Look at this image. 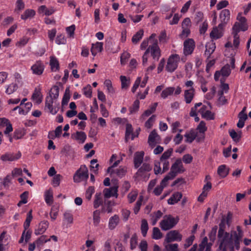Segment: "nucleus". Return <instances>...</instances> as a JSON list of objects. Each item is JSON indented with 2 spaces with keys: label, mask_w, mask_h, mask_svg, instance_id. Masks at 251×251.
Masks as SVG:
<instances>
[{
  "label": "nucleus",
  "mask_w": 251,
  "mask_h": 251,
  "mask_svg": "<svg viewBox=\"0 0 251 251\" xmlns=\"http://www.w3.org/2000/svg\"><path fill=\"white\" fill-rule=\"evenodd\" d=\"M126 173V167H122L120 166L119 168L117 169L116 170H114V174H116V175L120 177H122L125 175Z\"/></svg>",
  "instance_id": "603ef678"
},
{
  "label": "nucleus",
  "mask_w": 251,
  "mask_h": 251,
  "mask_svg": "<svg viewBox=\"0 0 251 251\" xmlns=\"http://www.w3.org/2000/svg\"><path fill=\"white\" fill-rule=\"evenodd\" d=\"M103 49V44L101 42H97L93 44L91 51L93 55L95 56L98 53L100 52Z\"/></svg>",
  "instance_id": "393cba45"
},
{
  "label": "nucleus",
  "mask_w": 251,
  "mask_h": 251,
  "mask_svg": "<svg viewBox=\"0 0 251 251\" xmlns=\"http://www.w3.org/2000/svg\"><path fill=\"white\" fill-rule=\"evenodd\" d=\"M229 134L234 141L238 142L241 138L240 134L237 133L234 129L229 130Z\"/></svg>",
  "instance_id": "4d7b16f0"
},
{
  "label": "nucleus",
  "mask_w": 251,
  "mask_h": 251,
  "mask_svg": "<svg viewBox=\"0 0 251 251\" xmlns=\"http://www.w3.org/2000/svg\"><path fill=\"white\" fill-rule=\"evenodd\" d=\"M139 104L140 101L139 100H136L134 101L132 106L129 108V111L130 114L135 113L138 111L139 108Z\"/></svg>",
  "instance_id": "13d9d810"
},
{
  "label": "nucleus",
  "mask_w": 251,
  "mask_h": 251,
  "mask_svg": "<svg viewBox=\"0 0 251 251\" xmlns=\"http://www.w3.org/2000/svg\"><path fill=\"white\" fill-rule=\"evenodd\" d=\"M182 235L176 230L169 231L166 235L165 241L168 243L174 241H180L182 240Z\"/></svg>",
  "instance_id": "f8f14e48"
},
{
  "label": "nucleus",
  "mask_w": 251,
  "mask_h": 251,
  "mask_svg": "<svg viewBox=\"0 0 251 251\" xmlns=\"http://www.w3.org/2000/svg\"><path fill=\"white\" fill-rule=\"evenodd\" d=\"M135 136L133 133V128L131 124H127L126 125V130L125 134V139L127 141L130 138L133 140Z\"/></svg>",
  "instance_id": "bb28decb"
},
{
  "label": "nucleus",
  "mask_w": 251,
  "mask_h": 251,
  "mask_svg": "<svg viewBox=\"0 0 251 251\" xmlns=\"http://www.w3.org/2000/svg\"><path fill=\"white\" fill-rule=\"evenodd\" d=\"M152 166L151 162H144L141 165L135 174V177L137 179H142L147 181L150 177L149 173L152 170Z\"/></svg>",
  "instance_id": "20e7f679"
},
{
  "label": "nucleus",
  "mask_w": 251,
  "mask_h": 251,
  "mask_svg": "<svg viewBox=\"0 0 251 251\" xmlns=\"http://www.w3.org/2000/svg\"><path fill=\"white\" fill-rule=\"evenodd\" d=\"M218 175L222 178L226 177L228 173V170L226 168L225 165H222L219 166L217 170Z\"/></svg>",
  "instance_id": "2f4dec72"
},
{
  "label": "nucleus",
  "mask_w": 251,
  "mask_h": 251,
  "mask_svg": "<svg viewBox=\"0 0 251 251\" xmlns=\"http://www.w3.org/2000/svg\"><path fill=\"white\" fill-rule=\"evenodd\" d=\"M205 54L209 58L216 49L215 43H214L213 41L207 43L205 45Z\"/></svg>",
  "instance_id": "b1692460"
},
{
  "label": "nucleus",
  "mask_w": 251,
  "mask_h": 251,
  "mask_svg": "<svg viewBox=\"0 0 251 251\" xmlns=\"http://www.w3.org/2000/svg\"><path fill=\"white\" fill-rule=\"evenodd\" d=\"M184 86L185 87L183 94L184 100L186 104H189L193 101L195 96L194 82L191 80H186L184 82Z\"/></svg>",
  "instance_id": "7ed1b4c3"
},
{
  "label": "nucleus",
  "mask_w": 251,
  "mask_h": 251,
  "mask_svg": "<svg viewBox=\"0 0 251 251\" xmlns=\"http://www.w3.org/2000/svg\"><path fill=\"white\" fill-rule=\"evenodd\" d=\"M32 218L33 217L32 215V210H31L27 213L25 221L24 224V226L25 230H27L29 228L30 222Z\"/></svg>",
  "instance_id": "a18cd8bd"
},
{
  "label": "nucleus",
  "mask_w": 251,
  "mask_h": 251,
  "mask_svg": "<svg viewBox=\"0 0 251 251\" xmlns=\"http://www.w3.org/2000/svg\"><path fill=\"white\" fill-rule=\"evenodd\" d=\"M195 48V43L193 39H186L183 43V54L185 56L191 54Z\"/></svg>",
  "instance_id": "9b49d317"
},
{
  "label": "nucleus",
  "mask_w": 251,
  "mask_h": 251,
  "mask_svg": "<svg viewBox=\"0 0 251 251\" xmlns=\"http://www.w3.org/2000/svg\"><path fill=\"white\" fill-rule=\"evenodd\" d=\"M72 137L79 143L83 144L86 140V134L83 131H76L75 134L72 135Z\"/></svg>",
  "instance_id": "5701e85b"
},
{
  "label": "nucleus",
  "mask_w": 251,
  "mask_h": 251,
  "mask_svg": "<svg viewBox=\"0 0 251 251\" xmlns=\"http://www.w3.org/2000/svg\"><path fill=\"white\" fill-rule=\"evenodd\" d=\"M95 192V188L94 187L90 186L88 189L86 190L85 194V197L88 200H90L92 195Z\"/></svg>",
  "instance_id": "338daca9"
},
{
  "label": "nucleus",
  "mask_w": 251,
  "mask_h": 251,
  "mask_svg": "<svg viewBox=\"0 0 251 251\" xmlns=\"http://www.w3.org/2000/svg\"><path fill=\"white\" fill-rule=\"evenodd\" d=\"M223 24H220L218 27H215L210 33V36L212 39H218L223 36Z\"/></svg>",
  "instance_id": "a211bd4d"
},
{
  "label": "nucleus",
  "mask_w": 251,
  "mask_h": 251,
  "mask_svg": "<svg viewBox=\"0 0 251 251\" xmlns=\"http://www.w3.org/2000/svg\"><path fill=\"white\" fill-rule=\"evenodd\" d=\"M182 28H190L191 27V22L189 18H185L181 23Z\"/></svg>",
  "instance_id": "69168bd1"
},
{
  "label": "nucleus",
  "mask_w": 251,
  "mask_h": 251,
  "mask_svg": "<svg viewBox=\"0 0 251 251\" xmlns=\"http://www.w3.org/2000/svg\"><path fill=\"white\" fill-rule=\"evenodd\" d=\"M83 94L87 98L92 97V87L90 85H87L83 88Z\"/></svg>",
  "instance_id": "052dcab7"
},
{
  "label": "nucleus",
  "mask_w": 251,
  "mask_h": 251,
  "mask_svg": "<svg viewBox=\"0 0 251 251\" xmlns=\"http://www.w3.org/2000/svg\"><path fill=\"white\" fill-rule=\"evenodd\" d=\"M50 65L52 71L55 72L59 68V64L57 59L53 56L50 57Z\"/></svg>",
  "instance_id": "7c9ffc66"
},
{
  "label": "nucleus",
  "mask_w": 251,
  "mask_h": 251,
  "mask_svg": "<svg viewBox=\"0 0 251 251\" xmlns=\"http://www.w3.org/2000/svg\"><path fill=\"white\" fill-rule=\"evenodd\" d=\"M102 203V199L101 197L100 193H96L95 195V199L94 202V207L97 208Z\"/></svg>",
  "instance_id": "8fccbe9b"
},
{
  "label": "nucleus",
  "mask_w": 251,
  "mask_h": 251,
  "mask_svg": "<svg viewBox=\"0 0 251 251\" xmlns=\"http://www.w3.org/2000/svg\"><path fill=\"white\" fill-rule=\"evenodd\" d=\"M203 118L206 119L207 120H211L214 119V115L209 110L204 112L201 115Z\"/></svg>",
  "instance_id": "0e129e2a"
},
{
  "label": "nucleus",
  "mask_w": 251,
  "mask_h": 251,
  "mask_svg": "<svg viewBox=\"0 0 251 251\" xmlns=\"http://www.w3.org/2000/svg\"><path fill=\"white\" fill-rule=\"evenodd\" d=\"M93 219L94 226H98L100 220V211L97 210L94 211Z\"/></svg>",
  "instance_id": "3c124183"
},
{
  "label": "nucleus",
  "mask_w": 251,
  "mask_h": 251,
  "mask_svg": "<svg viewBox=\"0 0 251 251\" xmlns=\"http://www.w3.org/2000/svg\"><path fill=\"white\" fill-rule=\"evenodd\" d=\"M180 61V57L177 54L170 55L168 59L166 70L169 72H174L177 68Z\"/></svg>",
  "instance_id": "1a4fd4ad"
},
{
  "label": "nucleus",
  "mask_w": 251,
  "mask_h": 251,
  "mask_svg": "<svg viewBox=\"0 0 251 251\" xmlns=\"http://www.w3.org/2000/svg\"><path fill=\"white\" fill-rule=\"evenodd\" d=\"M28 196V192L25 191L20 195L21 201L18 203L17 205L20 207L23 204L27 202V198Z\"/></svg>",
  "instance_id": "49530a36"
},
{
  "label": "nucleus",
  "mask_w": 251,
  "mask_h": 251,
  "mask_svg": "<svg viewBox=\"0 0 251 251\" xmlns=\"http://www.w3.org/2000/svg\"><path fill=\"white\" fill-rule=\"evenodd\" d=\"M230 15V11L227 9H225L220 12V19L221 22V24H223V26L229 21Z\"/></svg>",
  "instance_id": "412c9836"
},
{
  "label": "nucleus",
  "mask_w": 251,
  "mask_h": 251,
  "mask_svg": "<svg viewBox=\"0 0 251 251\" xmlns=\"http://www.w3.org/2000/svg\"><path fill=\"white\" fill-rule=\"evenodd\" d=\"M236 25V29L238 30V33H239L240 30L243 31H246L248 28V26L247 23H239L236 22L235 23L232 27H234Z\"/></svg>",
  "instance_id": "c03bdc74"
},
{
  "label": "nucleus",
  "mask_w": 251,
  "mask_h": 251,
  "mask_svg": "<svg viewBox=\"0 0 251 251\" xmlns=\"http://www.w3.org/2000/svg\"><path fill=\"white\" fill-rule=\"evenodd\" d=\"M242 237L238 236L236 234V231H234L233 235L230 237V242L229 248L232 250L235 249L237 250L240 249V243L242 239Z\"/></svg>",
  "instance_id": "4468645a"
},
{
  "label": "nucleus",
  "mask_w": 251,
  "mask_h": 251,
  "mask_svg": "<svg viewBox=\"0 0 251 251\" xmlns=\"http://www.w3.org/2000/svg\"><path fill=\"white\" fill-rule=\"evenodd\" d=\"M138 192L137 190H132L127 196V200L129 203L133 202L138 196Z\"/></svg>",
  "instance_id": "58836bf2"
},
{
  "label": "nucleus",
  "mask_w": 251,
  "mask_h": 251,
  "mask_svg": "<svg viewBox=\"0 0 251 251\" xmlns=\"http://www.w3.org/2000/svg\"><path fill=\"white\" fill-rule=\"evenodd\" d=\"M173 152L172 149H169L165 151L160 157V161L168 160V159L171 156Z\"/></svg>",
  "instance_id": "680f3d73"
},
{
  "label": "nucleus",
  "mask_w": 251,
  "mask_h": 251,
  "mask_svg": "<svg viewBox=\"0 0 251 251\" xmlns=\"http://www.w3.org/2000/svg\"><path fill=\"white\" fill-rule=\"evenodd\" d=\"M118 187L113 186L110 188H105L103 190V194L104 197L106 198H109L110 197L113 196L118 197Z\"/></svg>",
  "instance_id": "aec40b11"
},
{
  "label": "nucleus",
  "mask_w": 251,
  "mask_h": 251,
  "mask_svg": "<svg viewBox=\"0 0 251 251\" xmlns=\"http://www.w3.org/2000/svg\"><path fill=\"white\" fill-rule=\"evenodd\" d=\"M238 30L236 29V25L232 27V34L233 35V45L235 48H237L240 44L239 37L238 35Z\"/></svg>",
  "instance_id": "a19ab883"
},
{
  "label": "nucleus",
  "mask_w": 251,
  "mask_h": 251,
  "mask_svg": "<svg viewBox=\"0 0 251 251\" xmlns=\"http://www.w3.org/2000/svg\"><path fill=\"white\" fill-rule=\"evenodd\" d=\"M64 220L68 224H72L73 223V216L69 212H66L63 215Z\"/></svg>",
  "instance_id": "6e6d98bb"
},
{
  "label": "nucleus",
  "mask_w": 251,
  "mask_h": 251,
  "mask_svg": "<svg viewBox=\"0 0 251 251\" xmlns=\"http://www.w3.org/2000/svg\"><path fill=\"white\" fill-rule=\"evenodd\" d=\"M155 115H152L145 123V127L147 128H151L155 120Z\"/></svg>",
  "instance_id": "e2e57ef3"
},
{
  "label": "nucleus",
  "mask_w": 251,
  "mask_h": 251,
  "mask_svg": "<svg viewBox=\"0 0 251 251\" xmlns=\"http://www.w3.org/2000/svg\"><path fill=\"white\" fill-rule=\"evenodd\" d=\"M182 89L180 86H177L176 87L173 86L167 87L161 92L160 97L163 99H166L170 96H177L181 94Z\"/></svg>",
  "instance_id": "0eeeda50"
},
{
  "label": "nucleus",
  "mask_w": 251,
  "mask_h": 251,
  "mask_svg": "<svg viewBox=\"0 0 251 251\" xmlns=\"http://www.w3.org/2000/svg\"><path fill=\"white\" fill-rule=\"evenodd\" d=\"M145 153L143 151H137L134 153L133 158L134 167L138 169L143 163Z\"/></svg>",
  "instance_id": "dca6fc26"
},
{
  "label": "nucleus",
  "mask_w": 251,
  "mask_h": 251,
  "mask_svg": "<svg viewBox=\"0 0 251 251\" xmlns=\"http://www.w3.org/2000/svg\"><path fill=\"white\" fill-rule=\"evenodd\" d=\"M137 238L138 237L136 234H134L132 236L130 241V249L131 250H134L136 248L137 245Z\"/></svg>",
  "instance_id": "bf43d9fd"
},
{
  "label": "nucleus",
  "mask_w": 251,
  "mask_h": 251,
  "mask_svg": "<svg viewBox=\"0 0 251 251\" xmlns=\"http://www.w3.org/2000/svg\"><path fill=\"white\" fill-rule=\"evenodd\" d=\"M221 74L223 76H228L231 73L230 66L228 64L225 65L221 70Z\"/></svg>",
  "instance_id": "864d4df0"
},
{
  "label": "nucleus",
  "mask_w": 251,
  "mask_h": 251,
  "mask_svg": "<svg viewBox=\"0 0 251 251\" xmlns=\"http://www.w3.org/2000/svg\"><path fill=\"white\" fill-rule=\"evenodd\" d=\"M6 127L4 133L5 134H8L13 130L12 125L8 119L5 118H0V128Z\"/></svg>",
  "instance_id": "6ab92c4d"
},
{
  "label": "nucleus",
  "mask_w": 251,
  "mask_h": 251,
  "mask_svg": "<svg viewBox=\"0 0 251 251\" xmlns=\"http://www.w3.org/2000/svg\"><path fill=\"white\" fill-rule=\"evenodd\" d=\"M120 80L121 81L122 88L126 89L129 86V80L127 79L126 76L124 75L120 76Z\"/></svg>",
  "instance_id": "5fc2aeb1"
},
{
  "label": "nucleus",
  "mask_w": 251,
  "mask_h": 251,
  "mask_svg": "<svg viewBox=\"0 0 251 251\" xmlns=\"http://www.w3.org/2000/svg\"><path fill=\"white\" fill-rule=\"evenodd\" d=\"M163 251H179L178 245L175 244H168L165 246Z\"/></svg>",
  "instance_id": "de8ad7c7"
},
{
  "label": "nucleus",
  "mask_w": 251,
  "mask_h": 251,
  "mask_svg": "<svg viewBox=\"0 0 251 251\" xmlns=\"http://www.w3.org/2000/svg\"><path fill=\"white\" fill-rule=\"evenodd\" d=\"M59 88L58 86L54 85L51 89L50 91V97L47 98L45 103V107L47 108L49 112L55 115L57 113L59 110L58 103L56 106H53V99H57L59 96Z\"/></svg>",
  "instance_id": "f03ea898"
},
{
  "label": "nucleus",
  "mask_w": 251,
  "mask_h": 251,
  "mask_svg": "<svg viewBox=\"0 0 251 251\" xmlns=\"http://www.w3.org/2000/svg\"><path fill=\"white\" fill-rule=\"evenodd\" d=\"M162 237V233L160 229L156 227L153 228L152 238L154 239L158 240Z\"/></svg>",
  "instance_id": "09e8293b"
},
{
  "label": "nucleus",
  "mask_w": 251,
  "mask_h": 251,
  "mask_svg": "<svg viewBox=\"0 0 251 251\" xmlns=\"http://www.w3.org/2000/svg\"><path fill=\"white\" fill-rule=\"evenodd\" d=\"M70 99V91L69 88H67L65 90V93L63 97V99L62 100V106L63 107L66 105H67L68 102L69 101Z\"/></svg>",
  "instance_id": "4c0bfd02"
},
{
  "label": "nucleus",
  "mask_w": 251,
  "mask_h": 251,
  "mask_svg": "<svg viewBox=\"0 0 251 251\" xmlns=\"http://www.w3.org/2000/svg\"><path fill=\"white\" fill-rule=\"evenodd\" d=\"M177 222L178 220L171 215H165L160 223V226L163 230H168L174 227Z\"/></svg>",
  "instance_id": "423d86ee"
},
{
  "label": "nucleus",
  "mask_w": 251,
  "mask_h": 251,
  "mask_svg": "<svg viewBox=\"0 0 251 251\" xmlns=\"http://www.w3.org/2000/svg\"><path fill=\"white\" fill-rule=\"evenodd\" d=\"M21 157V153L20 151L17 153L13 152H6L5 153L1 155L0 159L2 161H14L19 159Z\"/></svg>",
  "instance_id": "ddd939ff"
},
{
  "label": "nucleus",
  "mask_w": 251,
  "mask_h": 251,
  "mask_svg": "<svg viewBox=\"0 0 251 251\" xmlns=\"http://www.w3.org/2000/svg\"><path fill=\"white\" fill-rule=\"evenodd\" d=\"M162 216L163 213L160 210H157V211L154 212L152 213L151 215L152 225H155L157 222L162 217Z\"/></svg>",
  "instance_id": "c85d7f7f"
},
{
  "label": "nucleus",
  "mask_w": 251,
  "mask_h": 251,
  "mask_svg": "<svg viewBox=\"0 0 251 251\" xmlns=\"http://www.w3.org/2000/svg\"><path fill=\"white\" fill-rule=\"evenodd\" d=\"M49 223L47 221H41L38 225L37 229L35 230L36 235L42 234L45 232L49 226Z\"/></svg>",
  "instance_id": "4be33fe9"
},
{
  "label": "nucleus",
  "mask_w": 251,
  "mask_h": 251,
  "mask_svg": "<svg viewBox=\"0 0 251 251\" xmlns=\"http://www.w3.org/2000/svg\"><path fill=\"white\" fill-rule=\"evenodd\" d=\"M182 195L181 193L177 192L174 193L171 198L168 199V203L169 204H175L181 199Z\"/></svg>",
  "instance_id": "a878e982"
},
{
  "label": "nucleus",
  "mask_w": 251,
  "mask_h": 251,
  "mask_svg": "<svg viewBox=\"0 0 251 251\" xmlns=\"http://www.w3.org/2000/svg\"><path fill=\"white\" fill-rule=\"evenodd\" d=\"M32 73L37 75H41L44 70V65L41 61H36L31 67Z\"/></svg>",
  "instance_id": "2eb2a0df"
},
{
  "label": "nucleus",
  "mask_w": 251,
  "mask_h": 251,
  "mask_svg": "<svg viewBox=\"0 0 251 251\" xmlns=\"http://www.w3.org/2000/svg\"><path fill=\"white\" fill-rule=\"evenodd\" d=\"M160 141V137L157 134L155 130L152 131L150 134L148 138V143L149 145L153 148L156 144H158Z\"/></svg>",
  "instance_id": "f3484780"
},
{
  "label": "nucleus",
  "mask_w": 251,
  "mask_h": 251,
  "mask_svg": "<svg viewBox=\"0 0 251 251\" xmlns=\"http://www.w3.org/2000/svg\"><path fill=\"white\" fill-rule=\"evenodd\" d=\"M89 177L88 170L85 165H81L74 176V181L80 182L82 180H86Z\"/></svg>",
  "instance_id": "6e6552de"
},
{
  "label": "nucleus",
  "mask_w": 251,
  "mask_h": 251,
  "mask_svg": "<svg viewBox=\"0 0 251 251\" xmlns=\"http://www.w3.org/2000/svg\"><path fill=\"white\" fill-rule=\"evenodd\" d=\"M148 229L149 226L147 220L142 219L141 221V231L144 237L146 236Z\"/></svg>",
  "instance_id": "e433bc0d"
},
{
  "label": "nucleus",
  "mask_w": 251,
  "mask_h": 251,
  "mask_svg": "<svg viewBox=\"0 0 251 251\" xmlns=\"http://www.w3.org/2000/svg\"><path fill=\"white\" fill-rule=\"evenodd\" d=\"M185 171L181 159H177L172 165L169 174L171 177L174 178L177 174L183 173Z\"/></svg>",
  "instance_id": "9d476101"
},
{
  "label": "nucleus",
  "mask_w": 251,
  "mask_h": 251,
  "mask_svg": "<svg viewBox=\"0 0 251 251\" xmlns=\"http://www.w3.org/2000/svg\"><path fill=\"white\" fill-rule=\"evenodd\" d=\"M18 88V85L16 83H12L6 86L5 93L7 95L12 94L17 90Z\"/></svg>",
  "instance_id": "c9c22d12"
},
{
  "label": "nucleus",
  "mask_w": 251,
  "mask_h": 251,
  "mask_svg": "<svg viewBox=\"0 0 251 251\" xmlns=\"http://www.w3.org/2000/svg\"><path fill=\"white\" fill-rule=\"evenodd\" d=\"M186 137L185 141L188 143H192L196 138V135L195 133H190L185 135Z\"/></svg>",
  "instance_id": "774afa93"
},
{
  "label": "nucleus",
  "mask_w": 251,
  "mask_h": 251,
  "mask_svg": "<svg viewBox=\"0 0 251 251\" xmlns=\"http://www.w3.org/2000/svg\"><path fill=\"white\" fill-rule=\"evenodd\" d=\"M218 237L220 241L219 248L223 251H226L227 247H229L230 242V237L229 234L226 232H225L224 229L220 225V228L218 230Z\"/></svg>",
  "instance_id": "39448f33"
},
{
  "label": "nucleus",
  "mask_w": 251,
  "mask_h": 251,
  "mask_svg": "<svg viewBox=\"0 0 251 251\" xmlns=\"http://www.w3.org/2000/svg\"><path fill=\"white\" fill-rule=\"evenodd\" d=\"M156 37V35L155 33H152L150 36L149 39L151 41L152 40V42H151V44L142 56V65L144 66H146L148 64V62L151 63L146 69L148 73L151 72L155 68L156 63L161 56V50Z\"/></svg>",
  "instance_id": "f257e3e1"
},
{
  "label": "nucleus",
  "mask_w": 251,
  "mask_h": 251,
  "mask_svg": "<svg viewBox=\"0 0 251 251\" xmlns=\"http://www.w3.org/2000/svg\"><path fill=\"white\" fill-rule=\"evenodd\" d=\"M55 12L53 7L48 8L45 5H41L38 8V12L40 14L44 13L47 16H50Z\"/></svg>",
  "instance_id": "cd10ccee"
},
{
  "label": "nucleus",
  "mask_w": 251,
  "mask_h": 251,
  "mask_svg": "<svg viewBox=\"0 0 251 251\" xmlns=\"http://www.w3.org/2000/svg\"><path fill=\"white\" fill-rule=\"evenodd\" d=\"M32 98L35 100L36 103H40L42 101V96L39 89L35 88L32 94Z\"/></svg>",
  "instance_id": "f704fd0d"
},
{
  "label": "nucleus",
  "mask_w": 251,
  "mask_h": 251,
  "mask_svg": "<svg viewBox=\"0 0 251 251\" xmlns=\"http://www.w3.org/2000/svg\"><path fill=\"white\" fill-rule=\"evenodd\" d=\"M144 200V197L142 195L139 196L138 200L136 201L134 207L133 212L135 214H137L140 209V207L142 204Z\"/></svg>",
  "instance_id": "ea45409f"
},
{
  "label": "nucleus",
  "mask_w": 251,
  "mask_h": 251,
  "mask_svg": "<svg viewBox=\"0 0 251 251\" xmlns=\"http://www.w3.org/2000/svg\"><path fill=\"white\" fill-rule=\"evenodd\" d=\"M119 222V216L117 215H114L111 217L109 221L108 226L109 229L112 230L114 229L117 226Z\"/></svg>",
  "instance_id": "c756f323"
},
{
  "label": "nucleus",
  "mask_w": 251,
  "mask_h": 251,
  "mask_svg": "<svg viewBox=\"0 0 251 251\" xmlns=\"http://www.w3.org/2000/svg\"><path fill=\"white\" fill-rule=\"evenodd\" d=\"M104 85L106 88L108 93L110 94H113L115 92V90L112 86V82L109 79H106L104 82Z\"/></svg>",
  "instance_id": "37998d69"
},
{
  "label": "nucleus",
  "mask_w": 251,
  "mask_h": 251,
  "mask_svg": "<svg viewBox=\"0 0 251 251\" xmlns=\"http://www.w3.org/2000/svg\"><path fill=\"white\" fill-rule=\"evenodd\" d=\"M144 30L140 29L134 34L132 38V42L133 44H137L143 37Z\"/></svg>",
  "instance_id": "79ce46f5"
},
{
  "label": "nucleus",
  "mask_w": 251,
  "mask_h": 251,
  "mask_svg": "<svg viewBox=\"0 0 251 251\" xmlns=\"http://www.w3.org/2000/svg\"><path fill=\"white\" fill-rule=\"evenodd\" d=\"M45 200L46 202L50 205L53 203V192L51 189L46 191L45 193Z\"/></svg>",
  "instance_id": "72a5a7b5"
},
{
  "label": "nucleus",
  "mask_w": 251,
  "mask_h": 251,
  "mask_svg": "<svg viewBox=\"0 0 251 251\" xmlns=\"http://www.w3.org/2000/svg\"><path fill=\"white\" fill-rule=\"evenodd\" d=\"M35 15V12L32 9H26L24 13L21 15L22 19L25 20L27 19L32 18Z\"/></svg>",
  "instance_id": "473e14b6"
}]
</instances>
